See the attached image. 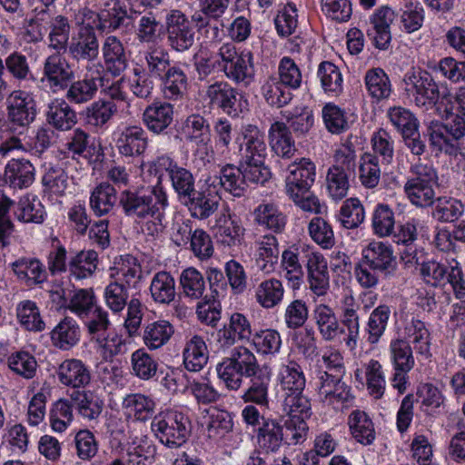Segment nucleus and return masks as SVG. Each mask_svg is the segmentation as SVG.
Wrapping results in <instances>:
<instances>
[{
    "label": "nucleus",
    "instance_id": "1",
    "mask_svg": "<svg viewBox=\"0 0 465 465\" xmlns=\"http://www.w3.org/2000/svg\"><path fill=\"white\" fill-rule=\"evenodd\" d=\"M119 204L124 214L134 219L155 218L159 221L168 206V198L161 185L124 190L121 193Z\"/></svg>",
    "mask_w": 465,
    "mask_h": 465
},
{
    "label": "nucleus",
    "instance_id": "2",
    "mask_svg": "<svg viewBox=\"0 0 465 465\" xmlns=\"http://www.w3.org/2000/svg\"><path fill=\"white\" fill-rule=\"evenodd\" d=\"M216 371L225 386L233 391L241 387L243 377L251 379L264 372L254 353L243 346L234 348L231 356L217 365Z\"/></svg>",
    "mask_w": 465,
    "mask_h": 465
},
{
    "label": "nucleus",
    "instance_id": "3",
    "mask_svg": "<svg viewBox=\"0 0 465 465\" xmlns=\"http://www.w3.org/2000/svg\"><path fill=\"white\" fill-rule=\"evenodd\" d=\"M151 428L159 441L168 448H179L191 435L192 425L188 416L168 411L154 416Z\"/></svg>",
    "mask_w": 465,
    "mask_h": 465
},
{
    "label": "nucleus",
    "instance_id": "4",
    "mask_svg": "<svg viewBox=\"0 0 465 465\" xmlns=\"http://www.w3.org/2000/svg\"><path fill=\"white\" fill-rule=\"evenodd\" d=\"M219 67L225 76L236 84L247 85L254 75L253 55L251 51L237 52L232 43H224L218 49Z\"/></svg>",
    "mask_w": 465,
    "mask_h": 465
},
{
    "label": "nucleus",
    "instance_id": "5",
    "mask_svg": "<svg viewBox=\"0 0 465 465\" xmlns=\"http://www.w3.org/2000/svg\"><path fill=\"white\" fill-rule=\"evenodd\" d=\"M282 411L288 416L284 425L289 444H297L306 437L308 425L306 420L311 417L312 408L309 399L301 393L283 395Z\"/></svg>",
    "mask_w": 465,
    "mask_h": 465
},
{
    "label": "nucleus",
    "instance_id": "6",
    "mask_svg": "<svg viewBox=\"0 0 465 465\" xmlns=\"http://www.w3.org/2000/svg\"><path fill=\"white\" fill-rule=\"evenodd\" d=\"M164 22L169 47L178 53L191 49L195 42V31L188 16L179 9H171Z\"/></svg>",
    "mask_w": 465,
    "mask_h": 465
},
{
    "label": "nucleus",
    "instance_id": "7",
    "mask_svg": "<svg viewBox=\"0 0 465 465\" xmlns=\"http://www.w3.org/2000/svg\"><path fill=\"white\" fill-rule=\"evenodd\" d=\"M355 154L349 150H339L335 153V163L331 166L326 175V186L331 197L341 200L347 195L349 175L354 171Z\"/></svg>",
    "mask_w": 465,
    "mask_h": 465
},
{
    "label": "nucleus",
    "instance_id": "8",
    "mask_svg": "<svg viewBox=\"0 0 465 465\" xmlns=\"http://www.w3.org/2000/svg\"><path fill=\"white\" fill-rule=\"evenodd\" d=\"M6 104L11 129H21L18 134L24 135L36 117V103L34 97L27 92L15 90L7 97Z\"/></svg>",
    "mask_w": 465,
    "mask_h": 465
},
{
    "label": "nucleus",
    "instance_id": "9",
    "mask_svg": "<svg viewBox=\"0 0 465 465\" xmlns=\"http://www.w3.org/2000/svg\"><path fill=\"white\" fill-rule=\"evenodd\" d=\"M438 114L445 121L452 139L458 141L465 136V93L456 96L442 94L438 104Z\"/></svg>",
    "mask_w": 465,
    "mask_h": 465
},
{
    "label": "nucleus",
    "instance_id": "10",
    "mask_svg": "<svg viewBox=\"0 0 465 465\" xmlns=\"http://www.w3.org/2000/svg\"><path fill=\"white\" fill-rule=\"evenodd\" d=\"M156 170L165 171L168 174L172 187L180 200L190 197L195 189V179L193 173L178 164L170 155L158 156L153 163Z\"/></svg>",
    "mask_w": 465,
    "mask_h": 465
},
{
    "label": "nucleus",
    "instance_id": "11",
    "mask_svg": "<svg viewBox=\"0 0 465 465\" xmlns=\"http://www.w3.org/2000/svg\"><path fill=\"white\" fill-rule=\"evenodd\" d=\"M390 355L395 371L392 378L393 387L400 393H403L406 391L408 372L415 365L412 348L406 340L395 339L390 343Z\"/></svg>",
    "mask_w": 465,
    "mask_h": 465
},
{
    "label": "nucleus",
    "instance_id": "12",
    "mask_svg": "<svg viewBox=\"0 0 465 465\" xmlns=\"http://www.w3.org/2000/svg\"><path fill=\"white\" fill-rule=\"evenodd\" d=\"M287 172L285 189L288 196L298 198V195L308 193L315 181L314 163L308 158H302L289 164Z\"/></svg>",
    "mask_w": 465,
    "mask_h": 465
},
{
    "label": "nucleus",
    "instance_id": "13",
    "mask_svg": "<svg viewBox=\"0 0 465 465\" xmlns=\"http://www.w3.org/2000/svg\"><path fill=\"white\" fill-rule=\"evenodd\" d=\"M25 136L11 135L0 144V156L11 155L15 151H25L27 148L35 149L37 153H43L48 149L54 141V132L50 127H40L35 132L31 141L25 142Z\"/></svg>",
    "mask_w": 465,
    "mask_h": 465
},
{
    "label": "nucleus",
    "instance_id": "14",
    "mask_svg": "<svg viewBox=\"0 0 465 465\" xmlns=\"http://www.w3.org/2000/svg\"><path fill=\"white\" fill-rule=\"evenodd\" d=\"M74 79V71L65 57L59 53L46 57L43 65L42 81L46 80L54 90H65Z\"/></svg>",
    "mask_w": 465,
    "mask_h": 465
},
{
    "label": "nucleus",
    "instance_id": "15",
    "mask_svg": "<svg viewBox=\"0 0 465 465\" xmlns=\"http://www.w3.org/2000/svg\"><path fill=\"white\" fill-rule=\"evenodd\" d=\"M67 48L68 54L76 62H93L97 59L100 45L94 27H81L77 36L72 38Z\"/></svg>",
    "mask_w": 465,
    "mask_h": 465
},
{
    "label": "nucleus",
    "instance_id": "16",
    "mask_svg": "<svg viewBox=\"0 0 465 465\" xmlns=\"http://www.w3.org/2000/svg\"><path fill=\"white\" fill-rule=\"evenodd\" d=\"M373 271L385 276L396 271L397 262L391 245L382 242H371L362 250V259Z\"/></svg>",
    "mask_w": 465,
    "mask_h": 465
},
{
    "label": "nucleus",
    "instance_id": "17",
    "mask_svg": "<svg viewBox=\"0 0 465 465\" xmlns=\"http://www.w3.org/2000/svg\"><path fill=\"white\" fill-rule=\"evenodd\" d=\"M394 18V11L388 6L377 9L371 17V27L368 29L367 35L376 48L385 50L389 47L391 40L390 26Z\"/></svg>",
    "mask_w": 465,
    "mask_h": 465
},
{
    "label": "nucleus",
    "instance_id": "18",
    "mask_svg": "<svg viewBox=\"0 0 465 465\" xmlns=\"http://www.w3.org/2000/svg\"><path fill=\"white\" fill-rule=\"evenodd\" d=\"M206 96L213 105L221 108L227 114L236 115L240 110L241 94L227 82L220 81L210 84Z\"/></svg>",
    "mask_w": 465,
    "mask_h": 465
},
{
    "label": "nucleus",
    "instance_id": "19",
    "mask_svg": "<svg viewBox=\"0 0 465 465\" xmlns=\"http://www.w3.org/2000/svg\"><path fill=\"white\" fill-rule=\"evenodd\" d=\"M57 378L64 386L84 389L91 382V371L81 360L67 359L59 365Z\"/></svg>",
    "mask_w": 465,
    "mask_h": 465
},
{
    "label": "nucleus",
    "instance_id": "20",
    "mask_svg": "<svg viewBox=\"0 0 465 465\" xmlns=\"http://www.w3.org/2000/svg\"><path fill=\"white\" fill-rule=\"evenodd\" d=\"M342 373L322 371L320 373L319 396L322 401L333 404L340 401H347L350 398V390L341 381Z\"/></svg>",
    "mask_w": 465,
    "mask_h": 465
},
{
    "label": "nucleus",
    "instance_id": "21",
    "mask_svg": "<svg viewBox=\"0 0 465 465\" xmlns=\"http://www.w3.org/2000/svg\"><path fill=\"white\" fill-rule=\"evenodd\" d=\"M103 82L100 72L97 76L85 74L82 79L72 81L65 89V99L74 104H82L93 100L98 91V87Z\"/></svg>",
    "mask_w": 465,
    "mask_h": 465
},
{
    "label": "nucleus",
    "instance_id": "22",
    "mask_svg": "<svg viewBox=\"0 0 465 465\" xmlns=\"http://www.w3.org/2000/svg\"><path fill=\"white\" fill-rule=\"evenodd\" d=\"M306 267L311 290L317 295L325 294L330 285L326 259L319 252H311L307 255Z\"/></svg>",
    "mask_w": 465,
    "mask_h": 465
},
{
    "label": "nucleus",
    "instance_id": "23",
    "mask_svg": "<svg viewBox=\"0 0 465 465\" xmlns=\"http://www.w3.org/2000/svg\"><path fill=\"white\" fill-rule=\"evenodd\" d=\"M211 228L217 240L227 246L239 243L244 233V228L239 221L232 218L227 211L220 213Z\"/></svg>",
    "mask_w": 465,
    "mask_h": 465
},
{
    "label": "nucleus",
    "instance_id": "24",
    "mask_svg": "<svg viewBox=\"0 0 465 465\" xmlns=\"http://www.w3.org/2000/svg\"><path fill=\"white\" fill-rule=\"evenodd\" d=\"M46 121L58 131H68L76 124L77 115L67 100L55 99L48 105Z\"/></svg>",
    "mask_w": 465,
    "mask_h": 465
},
{
    "label": "nucleus",
    "instance_id": "25",
    "mask_svg": "<svg viewBox=\"0 0 465 465\" xmlns=\"http://www.w3.org/2000/svg\"><path fill=\"white\" fill-rule=\"evenodd\" d=\"M119 153L124 156H139L147 147V137L139 126L125 127L116 141Z\"/></svg>",
    "mask_w": 465,
    "mask_h": 465
},
{
    "label": "nucleus",
    "instance_id": "26",
    "mask_svg": "<svg viewBox=\"0 0 465 465\" xmlns=\"http://www.w3.org/2000/svg\"><path fill=\"white\" fill-rule=\"evenodd\" d=\"M269 142L272 151L282 158H292L295 152V143L290 127L285 123L276 121L269 129Z\"/></svg>",
    "mask_w": 465,
    "mask_h": 465
},
{
    "label": "nucleus",
    "instance_id": "27",
    "mask_svg": "<svg viewBox=\"0 0 465 465\" xmlns=\"http://www.w3.org/2000/svg\"><path fill=\"white\" fill-rule=\"evenodd\" d=\"M173 120V106L169 103H154L146 107L143 121L149 131L163 133Z\"/></svg>",
    "mask_w": 465,
    "mask_h": 465
},
{
    "label": "nucleus",
    "instance_id": "28",
    "mask_svg": "<svg viewBox=\"0 0 465 465\" xmlns=\"http://www.w3.org/2000/svg\"><path fill=\"white\" fill-rule=\"evenodd\" d=\"M243 142L240 145L241 159H264L266 143L264 134L253 124H248L242 129Z\"/></svg>",
    "mask_w": 465,
    "mask_h": 465
},
{
    "label": "nucleus",
    "instance_id": "29",
    "mask_svg": "<svg viewBox=\"0 0 465 465\" xmlns=\"http://www.w3.org/2000/svg\"><path fill=\"white\" fill-rule=\"evenodd\" d=\"M105 68L113 75H120L127 67L128 60L121 41L108 36L102 47Z\"/></svg>",
    "mask_w": 465,
    "mask_h": 465
},
{
    "label": "nucleus",
    "instance_id": "30",
    "mask_svg": "<svg viewBox=\"0 0 465 465\" xmlns=\"http://www.w3.org/2000/svg\"><path fill=\"white\" fill-rule=\"evenodd\" d=\"M78 414L84 420H97L104 409V401L94 391L89 390H75L70 395Z\"/></svg>",
    "mask_w": 465,
    "mask_h": 465
},
{
    "label": "nucleus",
    "instance_id": "31",
    "mask_svg": "<svg viewBox=\"0 0 465 465\" xmlns=\"http://www.w3.org/2000/svg\"><path fill=\"white\" fill-rule=\"evenodd\" d=\"M35 179L33 164L25 159H12L5 171V181L13 188H26Z\"/></svg>",
    "mask_w": 465,
    "mask_h": 465
},
{
    "label": "nucleus",
    "instance_id": "32",
    "mask_svg": "<svg viewBox=\"0 0 465 465\" xmlns=\"http://www.w3.org/2000/svg\"><path fill=\"white\" fill-rule=\"evenodd\" d=\"M12 269L17 278L32 287L46 280V272L44 265L37 259L21 258L12 263Z\"/></svg>",
    "mask_w": 465,
    "mask_h": 465
},
{
    "label": "nucleus",
    "instance_id": "33",
    "mask_svg": "<svg viewBox=\"0 0 465 465\" xmlns=\"http://www.w3.org/2000/svg\"><path fill=\"white\" fill-rule=\"evenodd\" d=\"M262 420L257 433L258 445L266 452H276L284 440L282 426L273 419L262 416Z\"/></svg>",
    "mask_w": 465,
    "mask_h": 465
},
{
    "label": "nucleus",
    "instance_id": "34",
    "mask_svg": "<svg viewBox=\"0 0 465 465\" xmlns=\"http://www.w3.org/2000/svg\"><path fill=\"white\" fill-rule=\"evenodd\" d=\"M149 291L154 302L170 304L176 296L175 280L168 272H158L151 280Z\"/></svg>",
    "mask_w": 465,
    "mask_h": 465
},
{
    "label": "nucleus",
    "instance_id": "35",
    "mask_svg": "<svg viewBox=\"0 0 465 465\" xmlns=\"http://www.w3.org/2000/svg\"><path fill=\"white\" fill-rule=\"evenodd\" d=\"M182 129L185 139L192 143L205 147L210 142V124L208 120L199 114L187 116Z\"/></svg>",
    "mask_w": 465,
    "mask_h": 465
},
{
    "label": "nucleus",
    "instance_id": "36",
    "mask_svg": "<svg viewBox=\"0 0 465 465\" xmlns=\"http://www.w3.org/2000/svg\"><path fill=\"white\" fill-rule=\"evenodd\" d=\"M51 339L55 347L70 350L80 340V328L74 319L64 317L52 331Z\"/></svg>",
    "mask_w": 465,
    "mask_h": 465
},
{
    "label": "nucleus",
    "instance_id": "37",
    "mask_svg": "<svg viewBox=\"0 0 465 465\" xmlns=\"http://www.w3.org/2000/svg\"><path fill=\"white\" fill-rule=\"evenodd\" d=\"M163 96L168 100H178L187 90V76L179 66L173 65L159 79Z\"/></svg>",
    "mask_w": 465,
    "mask_h": 465
},
{
    "label": "nucleus",
    "instance_id": "38",
    "mask_svg": "<svg viewBox=\"0 0 465 465\" xmlns=\"http://www.w3.org/2000/svg\"><path fill=\"white\" fill-rule=\"evenodd\" d=\"M313 320L322 339L333 341L340 331V324L332 308L326 304L315 306L312 313Z\"/></svg>",
    "mask_w": 465,
    "mask_h": 465
},
{
    "label": "nucleus",
    "instance_id": "39",
    "mask_svg": "<svg viewBox=\"0 0 465 465\" xmlns=\"http://www.w3.org/2000/svg\"><path fill=\"white\" fill-rule=\"evenodd\" d=\"M405 335L413 350L421 355H428L430 346V334L426 324L421 320L412 317L404 327Z\"/></svg>",
    "mask_w": 465,
    "mask_h": 465
},
{
    "label": "nucleus",
    "instance_id": "40",
    "mask_svg": "<svg viewBox=\"0 0 465 465\" xmlns=\"http://www.w3.org/2000/svg\"><path fill=\"white\" fill-rule=\"evenodd\" d=\"M173 332V326L168 321H155L144 326L143 341L148 349L156 350L165 345Z\"/></svg>",
    "mask_w": 465,
    "mask_h": 465
},
{
    "label": "nucleus",
    "instance_id": "41",
    "mask_svg": "<svg viewBox=\"0 0 465 465\" xmlns=\"http://www.w3.org/2000/svg\"><path fill=\"white\" fill-rule=\"evenodd\" d=\"M256 263L259 269L265 273L274 270L279 258V247L276 237L272 234H265L257 241Z\"/></svg>",
    "mask_w": 465,
    "mask_h": 465
},
{
    "label": "nucleus",
    "instance_id": "42",
    "mask_svg": "<svg viewBox=\"0 0 465 465\" xmlns=\"http://www.w3.org/2000/svg\"><path fill=\"white\" fill-rule=\"evenodd\" d=\"M221 186L234 197H242L247 191V184L241 165L228 163L219 173Z\"/></svg>",
    "mask_w": 465,
    "mask_h": 465
},
{
    "label": "nucleus",
    "instance_id": "43",
    "mask_svg": "<svg viewBox=\"0 0 465 465\" xmlns=\"http://www.w3.org/2000/svg\"><path fill=\"white\" fill-rule=\"evenodd\" d=\"M208 361V350L201 336H193L183 351V363L190 371H199Z\"/></svg>",
    "mask_w": 465,
    "mask_h": 465
},
{
    "label": "nucleus",
    "instance_id": "44",
    "mask_svg": "<svg viewBox=\"0 0 465 465\" xmlns=\"http://www.w3.org/2000/svg\"><path fill=\"white\" fill-rule=\"evenodd\" d=\"M359 305L355 304L352 296H346L342 309L341 323L347 328V338L345 344L351 350L357 346L360 333V319L358 315Z\"/></svg>",
    "mask_w": 465,
    "mask_h": 465
},
{
    "label": "nucleus",
    "instance_id": "45",
    "mask_svg": "<svg viewBox=\"0 0 465 465\" xmlns=\"http://www.w3.org/2000/svg\"><path fill=\"white\" fill-rule=\"evenodd\" d=\"M193 217L204 220L209 218L219 206V200L210 193L195 190L184 200Z\"/></svg>",
    "mask_w": 465,
    "mask_h": 465
},
{
    "label": "nucleus",
    "instance_id": "46",
    "mask_svg": "<svg viewBox=\"0 0 465 465\" xmlns=\"http://www.w3.org/2000/svg\"><path fill=\"white\" fill-rule=\"evenodd\" d=\"M145 72L151 74L154 79L162 78L171 69L172 62L170 54L163 46H153L144 53Z\"/></svg>",
    "mask_w": 465,
    "mask_h": 465
},
{
    "label": "nucleus",
    "instance_id": "47",
    "mask_svg": "<svg viewBox=\"0 0 465 465\" xmlns=\"http://www.w3.org/2000/svg\"><path fill=\"white\" fill-rule=\"evenodd\" d=\"M306 379L302 367L296 361L284 365L280 373V386L283 395L303 392Z\"/></svg>",
    "mask_w": 465,
    "mask_h": 465
},
{
    "label": "nucleus",
    "instance_id": "48",
    "mask_svg": "<svg viewBox=\"0 0 465 465\" xmlns=\"http://www.w3.org/2000/svg\"><path fill=\"white\" fill-rule=\"evenodd\" d=\"M117 113V105L112 100L99 99L92 103L84 110L86 122L94 127L104 126Z\"/></svg>",
    "mask_w": 465,
    "mask_h": 465
},
{
    "label": "nucleus",
    "instance_id": "49",
    "mask_svg": "<svg viewBox=\"0 0 465 465\" xmlns=\"http://www.w3.org/2000/svg\"><path fill=\"white\" fill-rule=\"evenodd\" d=\"M117 201L116 190L108 183H101L90 196V206L94 213L102 216L108 213Z\"/></svg>",
    "mask_w": 465,
    "mask_h": 465
},
{
    "label": "nucleus",
    "instance_id": "50",
    "mask_svg": "<svg viewBox=\"0 0 465 465\" xmlns=\"http://www.w3.org/2000/svg\"><path fill=\"white\" fill-rule=\"evenodd\" d=\"M348 423L352 436L358 442L363 445L372 443L375 439L373 423L364 411H352Z\"/></svg>",
    "mask_w": 465,
    "mask_h": 465
},
{
    "label": "nucleus",
    "instance_id": "51",
    "mask_svg": "<svg viewBox=\"0 0 465 465\" xmlns=\"http://www.w3.org/2000/svg\"><path fill=\"white\" fill-rule=\"evenodd\" d=\"M365 85L370 96L376 101L386 99L391 93L389 76L381 68H372L365 74Z\"/></svg>",
    "mask_w": 465,
    "mask_h": 465
},
{
    "label": "nucleus",
    "instance_id": "52",
    "mask_svg": "<svg viewBox=\"0 0 465 465\" xmlns=\"http://www.w3.org/2000/svg\"><path fill=\"white\" fill-rule=\"evenodd\" d=\"M428 135L433 148L450 155L456 153L458 150V146L454 143L456 140L452 139L444 123L431 121L428 126Z\"/></svg>",
    "mask_w": 465,
    "mask_h": 465
},
{
    "label": "nucleus",
    "instance_id": "53",
    "mask_svg": "<svg viewBox=\"0 0 465 465\" xmlns=\"http://www.w3.org/2000/svg\"><path fill=\"white\" fill-rule=\"evenodd\" d=\"M391 313V307L386 304L379 305L371 312L366 327L369 343L376 344L380 341L386 331Z\"/></svg>",
    "mask_w": 465,
    "mask_h": 465
},
{
    "label": "nucleus",
    "instance_id": "54",
    "mask_svg": "<svg viewBox=\"0 0 465 465\" xmlns=\"http://www.w3.org/2000/svg\"><path fill=\"white\" fill-rule=\"evenodd\" d=\"M255 222L274 232H281L286 225V217L273 204H260L254 210Z\"/></svg>",
    "mask_w": 465,
    "mask_h": 465
},
{
    "label": "nucleus",
    "instance_id": "55",
    "mask_svg": "<svg viewBox=\"0 0 465 465\" xmlns=\"http://www.w3.org/2000/svg\"><path fill=\"white\" fill-rule=\"evenodd\" d=\"M42 184L45 193L62 196L69 186L68 175L61 166L51 165L45 169Z\"/></svg>",
    "mask_w": 465,
    "mask_h": 465
},
{
    "label": "nucleus",
    "instance_id": "56",
    "mask_svg": "<svg viewBox=\"0 0 465 465\" xmlns=\"http://www.w3.org/2000/svg\"><path fill=\"white\" fill-rule=\"evenodd\" d=\"M423 79L418 84L415 90L414 101L418 106H431L435 105L438 111V104L440 103L442 95H440L439 87L434 82L431 75L422 74Z\"/></svg>",
    "mask_w": 465,
    "mask_h": 465
},
{
    "label": "nucleus",
    "instance_id": "57",
    "mask_svg": "<svg viewBox=\"0 0 465 465\" xmlns=\"http://www.w3.org/2000/svg\"><path fill=\"white\" fill-rule=\"evenodd\" d=\"M434 186L432 184L407 180L404 191L411 203L419 207L430 206L435 198Z\"/></svg>",
    "mask_w": 465,
    "mask_h": 465
},
{
    "label": "nucleus",
    "instance_id": "58",
    "mask_svg": "<svg viewBox=\"0 0 465 465\" xmlns=\"http://www.w3.org/2000/svg\"><path fill=\"white\" fill-rule=\"evenodd\" d=\"M15 213L19 221L34 223H42L45 216L42 203L35 197L28 196L19 200Z\"/></svg>",
    "mask_w": 465,
    "mask_h": 465
},
{
    "label": "nucleus",
    "instance_id": "59",
    "mask_svg": "<svg viewBox=\"0 0 465 465\" xmlns=\"http://www.w3.org/2000/svg\"><path fill=\"white\" fill-rule=\"evenodd\" d=\"M133 374L141 380L148 381L157 372L158 363L144 349H138L131 355Z\"/></svg>",
    "mask_w": 465,
    "mask_h": 465
},
{
    "label": "nucleus",
    "instance_id": "60",
    "mask_svg": "<svg viewBox=\"0 0 465 465\" xmlns=\"http://www.w3.org/2000/svg\"><path fill=\"white\" fill-rule=\"evenodd\" d=\"M124 407L138 420H146L154 411V401L140 393L129 394L124 399Z\"/></svg>",
    "mask_w": 465,
    "mask_h": 465
},
{
    "label": "nucleus",
    "instance_id": "61",
    "mask_svg": "<svg viewBox=\"0 0 465 465\" xmlns=\"http://www.w3.org/2000/svg\"><path fill=\"white\" fill-rule=\"evenodd\" d=\"M371 226L374 233L380 237H387L393 233L395 217L389 205L380 203L376 206L371 217Z\"/></svg>",
    "mask_w": 465,
    "mask_h": 465
},
{
    "label": "nucleus",
    "instance_id": "62",
    "mask_svg": "<svg viewBox=\"0 0 465 465\" xmlns=\"http://www.w3.org/2000/svg\"><path fill=\"white\" fill-rule=\"evenodd\" d=\"M262 90L265 101L271 106L281 108L288 104L292 99V93L275 78L266 81Z\"/></svg>",
    "mask_w": 465,
    "mask_h": 465
},
{
    "label": "nucleus",
    "instance_id": "63",
    "mask_svg": "<svg viewBox=\"0 0 465 465\" xmlns=\"http://www.w3.org/2000/svg\"><path fill=\"white\" fill-rule=\"evenodd\" d=\"M70 29L69 21L65 16L54 17L50 22L49 47L57 51L65 50L69 45Z\"/></svg>",
    "mask_w": 465,
    "mask_h": 465
},
{
    "label": "nucleus",
    "instance_id": "64",
    "mask_svg": "<svg viewBox=\"0 0 465 465\" xmlns=\"http://www.w3.org/2000/svg\"><path fill=\"white\" fill-rule=\"evenodd\" d=\"M283 292L282 282L276 279H270L259 285L256 298L263 308L271 309L282 301Z\"/></svg>",
    "mask_w": 465,
    "mask_h": 465
}]
</instances>
